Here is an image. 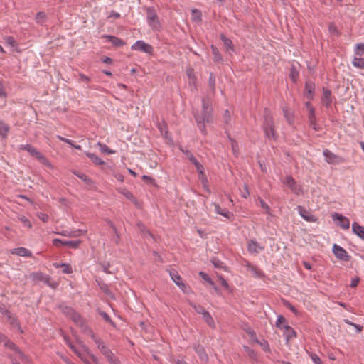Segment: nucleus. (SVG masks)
I'll return each mask as SVG.
<instances>
[{
	"label": "nucleus",
	"mask_w": 364,
	"mask_h": 364,
	"mask_svg": "<svg viewBox=\"0 0 364 364\" xmlns=\"http://www.w3.org/2000/svg\"><path fill=\"white\" fill-rule=\"evenodd\" d=\"M59 308L66 317L70 318L77 326L80 328L83 333L94 338V334L89 327L87 321L82 318L78 312L75 311L72 307L63 304L60 305Z\"/></svg>",
	"instance_id": "f257e3e1"
},
{
	"label": "nucleus",
	"mask_w": 364,
	"mask_h": 364,
	"mask_svg": "<svg viewBox=\"0 0 364 364\" xmlns=\"http://www.w3.org/2000/svg\"><path fill=\"white\" fill-rule=\"evenodd\" d=\"M213 109L210 102L205 99L202 100V110L194 112V117L199 130L203 134H206L205 123L213 121Z\"/></svg>",
	"instance_id": "f03ea898"
},
{
	"label": "nucleus",
	"mask_w": 364,
	"mask_h": 364,
	"mask_svg": "<svg viewBox=\"0 0 364 364\" xmlns=\"http://www.w3.org/2000/svg\"><path fill=\"white\" fill-rule=\"evenodd\" d=\"M263 117L262 129L265 137L269 140L277 141L278 135L276 132L274 118L269 109H264Z\"/></svg>",
	"instance_id": "7ed1b4c3"
},
{
	"label": "nucleus",
	"mask_w": 364,
	"mask_h": 364,
	"mask_svg": "<svg viewBox=\"0 0 364 364\" xmlns=\"http://www.w3.org/2000/svg\"><path fill=\"white\" fill-rule=\"evenodd\" d=\"M6 348L14 351L13 354L9 355L12 359L13 364H20L17 359L21 360L24 363H28V358L18 348L15 343H4Z\"/></svg>",
	"instance_id": "20e7f679"
},
{
	"label": "nucleus",
	"mask_w": 364,
	"mask_h": 364,
	"mask_svg": "<svg viewBox=\"0 0 364 364\" xmlns=\"http://www.w3.org/2000/svg\"><path fill=\"white\" fill-rule=\"evenodd\" d=\"M146 18L149 25L152 29L158 31L161 28V24L158 19V16L154 7L146 9Z\"/></svg>",
	"instance_id": "39448f33"
},
{
	"label": "nucleus",
	"mask_w": 364,
	"mask_h": 364,
	"mask_svg": "<svg viewBox=\"0 0 364 364\" xmlns=\"http://www.w3.org/2000/svg\"><path fill=\"white\" fill-rule=\"evenodd\" d=\"M323 155L325 158V161L329 164H340L344 161L342 157L336 155L328 149H324Z\"/></svg>",
	"instance_id": "423d86ee"
},
{
	"label": "nucleus",
	"mask_w": 364,
	"mask_h": 364,
	"mask_svg": "<svg viewBox=\"0 0 364 364\" xmlns=\"http://www.w3.org/2000/svg\"><path fill=\"white\" fill-rule=\"evenodd\" d=\"M283 183L287 186L294 194L299 196L303 193L301 186L297 184L291 176H287L283 181Z\"/></svg>",
	"instance_id": "0eeeda50"
},
{
	"label": "nucleus",
	"mask_w": 364,
	"mask_h": 364,
	"mask_svg": "<svg viewBox=\"0 0 364 364\" xmlns=\"http://www.w3.org/2000/svg\"><path fill=\"white\" fill-rule=\"evenodd\" d=\"M131 49L133 50H140L147 54H151L153 53V47L145 43L144 41H136L132 46Z\"/></svg>",
	"instance_id": "6e6552de"
},
{
	"label": "nucleus",
	"mask_w": 364,
	"mask_h": 364,
	"mask_svg": "<svg viewBox=\"0 0 364 364\" xmlns=\"http://www.w3.org/2000/svg\"><path fill=\"white\" fill-rule=\"evenodd\" d=\"M332 251L335 257L341 260L348 262L350 259V256L348 254L347 251L340 245L334 244Z\"/></svg>",
	"instance_id": "1a4fd4ad"
},
{
	"label": "nucleus",
	"mask_w": 364,
	"mask_h": 364,
	"mask_svg": "<svg viewBox=\"0 0 364 364\" xmlns=\"http://www.w3.org/2000/svg\"><path fill=\"white\" fill-rule=\"evenodd\" d=\"M81 243L80 240H63L61 239L55 238L53 240V244L58 247L60 245H65L71 249H76Z\"/></svg>",
	"instance_id": "9d476101"
},
{
	"label": "nucleus",
	"mask_w": 364,
	"mask_h": 364,
	"mask_svg": "<svg viewBox=\"0 0 364 364\" xmlns=\"http://www.w3.org/2000/svg\"><path fill=\"white\" fill-rule=\"evenodd\" d=\"M333 221L339 220L338 225L344 230H348L350 228V220L348 218L343 216L341 214L338 213H333L331 215Z\"/></svg>",
	"instance_id": "9b49d317"
},
{
	"label": "nucleus",
	"mask_w": 364,
	"mask_h": 364,
	"mask_svg": "<svg viewBox=\"0 0 364 364\" xmlns=\"http://www.w3.org/2000/svg\"><path fill=\"white\" fill-rule=\"evenodd\" d=\"M297 210L299 215L306 222L314 223L317 220V218L314 215H312L310 211L305 209L303 206L298 205Z\"/></svg>",
	"instance_id": "f8f14e48"
},
{
	"label": "nucleus",
	"mask_w": 364,
	"mask_h": 364,
	"mask_svg": "<svg viewBox=\"0 0 364 364\" xmlns=\"http://www.w3.org/2000/svg\"><path fill=\"white\" fill-rule=\"evenodd\" d=\"M97 347L111 363L117 359L112 351L105 345V343H98Z\"/></svg>",
	"instance_id": "ddd939ff"
},
{
	"label": "nucleus",
	"mask_w": 364,
	"mask_h": 364,
	"mask_svg": "<svg viewBox=\"0 0 364 364\" xmlns=\"http://www.w3.org/2000/svg\"><path fill=\"white\" fill-rule=\"evenodd\" d=\"M193 349L198 354L201 362L206 363L208 360V356L203 346L199 343L194 344Z\"/></svg>",
	"instance_id": "4468645a"
},
{
	"label": "nucleus",
	"mask_w": 364,
	"mask_h": 364,
	"mask_svg": "<svg viewBox=\"0 0 364 364\" xmlns=\"http://www.w3.org/2000/svg\"><path fill=\"white\" fill-rule=\"evenodd\" d=\"M11 253L12 255H18L20 257H33V254H32L31 251H30L27 248L23 247L11 250Z\"/></svg>",
	"instance_id": "2eb2a0df"
},
{
	"label": "nucleus",
	"mask_w": 364,
	"mask_h": 364,
	"mask_svg": "<svg viewBox=\"0 0 364 364\" xmlns=\"http://www.w3.org/2000/svg\"><path fill=\"white\" fill-rule=\"evenodd\" d=\"M1 312L7 316L8 321L14 328H17L20 333L23 332V331L21 328L20 323L16 317L13 316L11 314V313L6 309L4 310V311H1Z\"/></svg>",
	"instance_id": "dca6fc26"
},
{
	"label": "nucleus",
	"mask_w": 364,
	"mask_h": 364,
	"mask_svg": "<svg viewBox=\"0 0 364 364\" xmlns=\"http://www.w3.org/2000/svg\"><path fill=\"white\" fill-rule=\"evenodd\" d=\"M102 37L108 40L114 47H121L125 44V43L122 39L114 36L105 34Z\"/></svg>",
	"instance_id": "f3484780"
},
{
	"label": "nucleus",
	"mask_w": 364,
	"mask_h": 364,
	"mask_svg": "<svg viewBox=\"0 0 364 364\" xmlns=\"http://www.w3.org/2000/svg\"><path fill=\"white\" fill-rule=\"evenodd\" d=\"M322 103L327 108L330 107L332 103L331 91L328 89H323Z\"/></svg>",
	"instance_id": "a211bd4d"
},
{
	"label": "nucleus",
	"mask_w": 364,
	"mask_h": 364,
	"mask_svg": "<svg viewBox=\"0 0 364 364\" xmlns=\"http://www.w3.org/2000/svg\"><path fill=\"white\" fill-rule=\"evenodd\" d=\"M352 231L361 240H364V226L360 225L357 222L352 224Z\"/></svg>",
	"instance_id": "6ab92c4d"
},
{
	"label": "nucleus",
	"mask_w": 364,
	"mask_h": 364,
	"mask_svg": "<svg viewBox=\"0 0 364 364\" xmlns=\"http://www.w3.org/2000/svg\"><path fill=\"white\" fill-rule=\"evenodd\" d=\"M33 156L36 157L42 164L49 168L52 169L53 168L51 163L38 150L34 152V155Z\"/></svg>",
	"instance_id": "aec40b11"
},
{
	"label": "nucleus",
	"mask_w": 364,
	"mask_h": 364,
	"mask_svg": "<svg viewBox=\"0 0 364 364\" xmlns=\"http://www.w3.org/2000/svg\"><path fill=\"white\" fill-rule=\"evenodd\" d=\"M282 331L283 332V335H284L285 339L287 340V341H288L289 339L293 338L294 337L296 336L295 331L289 325L284 326Z\"/></svg>",
	"instance_id": "412c9836"
},
{
	"label": "nucleus",
	"mask_w": 364,
	"mask_h": 364,
	"mask_svg": "<svg viewBox=\"0 0 364 364\" xmlns=\"http://www.w3.org/2000/svg\"><path fill=\"white\" fill-rule=\"evenodd\" d=\"M220 37L226 50L228 52H234L235 48L232 41L230 38H227L223 33H221Z\"/></svg>",
	"instance_id": "4be33fe9"
},
{
	"label": "nucleus",
	"mask_w": 364,
	"mask_h": 364,
	"mask_svg": "<svg viewBox=\"0 0 364 364\" xmlns=\"http://www.w3.org/2000/svg\"><path fill=\"white\" fill-rule=\"evenodd\" d=\"M32 278L35 281H41L48 284L50 281V277L42 272H33L32 274Z\"/></svg>",
	"instance_id": "5701e85b"
},
{
	"label": "nucleus",
	"mask_w": 364,
	"mask_h": 364,
	"mask_svg": "<svg viewBox=\"0 0 364 364\" xmlns=\"http://www.w3.org/2000/svg\"><path fill=\"white\" fill-rule=\"evenodd\" d=\"M170 277H171L173 282L178 286V287H183L184 283L182 282V278L178 274L177 271L172 270L169 273Z\"/></svg>",
	"instance_id": "b1692460"
},
{
	"label": "nucleus",
	"mask_w": 364,
	"mask_h": 364,
	"mask_svg": "<svg viewBox=\"0 0 364 364\" xmlns=\"http://www.w3.org/2000/svg\"><path fill=\"white\" fill-rule=\"evenodd\" d=\"M212 205L214 207L216 213L223 215L227 218H230L232 216V214L230 213L229 211H225L223 210L218 203H213Z\"/></svg>",
	"instance_id": "393cba45"
},
{
	"label": "nucleus",
	"mask_w": 364,
	"mask_h": 364,
	"mask_svg": "<svg viewBox=\"0 0 364 364\" xmlns=\"http://www.w3.org/2000/svg\"><path fill=\"white\" fill-rule=\"evenodd\" d=\"M261 247L257 241L251 240L247 245V250L250 253H257L259 250H262Z\"/></svg>",
	"instance_id": "a878e982"
},
{
	"label": "nucleus",
	"mask_w": 364,
	"mask_h": 364,
	"mask_svg": "<svg viewBox=\"0 0 364 364\" xmlns=\"http://www.w3.org/2000/svg\"><path fill=\"white\" fill-rule=\"evenodd\" d=\"M212 54L213 55V60L216 63H222L223 61V58L216 46L212 45L210 46Z\"/></svg>",
	"instance_id": "bb28decb"
},
{
	"label": "nucleus",
	"mask_w": 364,
	"mask_h": 364,
	"mask_svg": "<svg viewBox=\"0 0 364 364\" xmlns=\"http://www.w3.org/2000/svg\"><path fill=\"white\" fill-rule=\"evenodd\" d=\"M85 154L95 165L105 164V161L101 158L97 156L95 154L86 152Z\"/></svg>",
	"instance_id": "cd10ccee"
},
{
	"label": "nucleus",
	"mask_w": 364,
	"mask_h": 364,
	"mask_svg": "<svg viewBox=\"0 0 364 364\" xmlns=\"http://www.w3.org/2000/svg\"><path fill=\"white\" fill-rule=\"evenodd\" d=\"M186 75L188 79L189 85L195 86L196 82V76L194 74V70L192 68L188 67L186 69Z\"/></svg>",
	"instance_id": "c85d7f7f"
},
{
	"label": "nucleus",
	"mask_w": 364,
	"mask_h": 364,
	"mask_svg": "<svg viewBox=\"0 0 364 364\" xmlns=\"http://www.w3.org/2000/svg\"><path fill=\"white\" fill-rule=\"evenodd\" d=\"M353 65L359 69H364V58L354 56L352 60Z\"/></svg>",
	"instance_id": "c756f323"
},
{
	"label": "nucleus",
	"mask_w": 364,
	"mask_h": 364,
	"mask_svg": "<svg viewBox=\"0 0 364 364\" xmlns=\"http://www.w3.org/2000/svg\"><path fill=\"white\" fill-rule=\"evenodd\" d=\"M315 90V85L311 81L305 83V91L309 95V97L312 98Z\"/></svg>",
	"instance_id": "7c9ffc66"
},
{
	"label": "nucleus",
	"mask_w": 364,
	"mask_h": 364,
	"mask_svg": "<svg viewBox=\"0 0 364 364\" xmlns=\"http://www.w3.org/2000/svg\"><path fill=\"white\" fill-rule=\"evenodd\" d=\"M364 55V43L355 44L354 49V56L361 57Z\"/></svg>",
	"instance_id": "2f4dec72"
},
{
	"label": "nucleus",
	"mask_w": 364,
	"mask_h": 364,
	"mask_svg": "<svg viewBox=\"0 0 364 364\" xmlns=\"http://www.w3.org/2000/svg\"><path fill=\"white\" fill-rule=\"evenodd\" d=\"M97 146L100 148V151L107 154H112L116 152V151L110 149L106 144H102L101 142H97Z\"/></svg>",
	"instance_id": "473e14b6"
},
{
	"label": "nucleus",
	"mask_w": 364,
	"mask_h": 364,
	"mask_svg": "<svg viewBox=\"0 0 364 364\" xmlns=\"http://www.w3.org/2000/svg\"><path fill=\"white\" fill-rule=\"evenodd\" d=\"M228 136L229 140L231 142V147H232V150L233 154L235 156H238V155H239V146H238L237 142L235 139H232L229 134H228Z\"/></svg>",
	"instance_id": "72a5a7b5"
},
{
	"label": "nucleus",
	"mask_w": 364,
	"mask_h": 364,
	"mask_svg": "<svg viewBox=\"0 0 364 364\" xmlns=\"http://www.w3.org/2000/svg\"><path fill=\"white\" fill-rule=\"evenodd\" d=\"M284 326H288L287 321L282 315H279L277 318L276 326L282 331Z\"/></svg>",
	"instance_id": "f704fd0d"
},
{
	"label": "nucleus",
	"mask_w": 364,
	"mask_h": 364,
	"mask_svg": "<svg viewBox=\"0 0 364 364\" xmlns=\"http://www.w3.org/2000/svg\"><path fill=\"white\" fill-rule=\"evenodd\" d=\"M9 130V127L2 121H0V136L2 138H6L7 136Z\"/></svg>",
	"instance_id": "c9c22d12"
},
{
	"label": "nucleus",
	"mask_w": 364,
	"mask_h": 364,
	"mask_svg": "<svg viewBox=\"0 0 364 364\" xmlns=\"http://www.w3.org/2000/svg\"><path fill=\"white\" fill-rule=\"evenodd\" d=\"M108 223L109 225H110V227L112 228L114 233V238L112 239V241L114 242H115L116 244H119V242H120V236L117 232V228L116 226L114 225V224L111 222V221H108Z\"/></svg>",
	"instance_id": "e433bc0d"
},
{
	"label": "nucleus",
	"mask_w": 364,
	"mask_h": 364,
	"mask_svg": "<svg viewBox=\"0 0 364 364\" xmlns=\"http://www.w3.org/2000/svg\"><path fill=\"white\" fill-rule=\"evenodd\" d=\"M73 174H75L77 178L82 180L84 182H85L87 184L92 183V180L86 176L85 173L79 171H73Z\"/></svg>",
	"instance_id": "4c0bfd02"
},
{
	"label": "nucleus",
	"mask_w": 364,
	"mask_h": 364,
	"mask_svg": "<svg viewBox=\"0 0 364 364\" xmlns=\"http://www.w3.org/2000/svg\"><path fill=\"white\" fill-rule=\"evenodd\" d=\"M179 150L186 156V157L191 161H193L196 157L193 156V153L188 150V149H186L183 147L182 146H180L178 147Z\"/></svg>",
	"instance_id": "58836bf2"
},
{
	"label": "nucleus",
	"mask_w": 364,
	"mask_h": 364,
	"mask_svg": "<svg viewBox=\"0 0 364 364\" xmlns=\"http://www.w3.org/2000/svg\"><path fill=\"white\" fill-rule=\"evenodd\" d=\"M203 318L204 321L210 326H214V321L210 313L207 311H205L202 314Z\"/></svg>",
	"instance_id": "ea45409f"
},
{
	"label": "nucleus",
	"mask_w": 364,
	"mask_h": 364,
	"mask_svg": "<svg viewBox=\"0 0 364 364\" xmlns=\"http://www.w3.org/2000/svg\"><path fill=\"white\" fill-rule=\"evenodd\" d=\"M247 267L251 270V272H252V274H254L255 277H262L264 276L262 271L261 269H259V268L252 266L249 263L247 264Z\"/></svg>",
	"instance_id": "a19ab883"
},
{
	"label": "nucleus",
	"mask_w": 364,
	"mask_h": 364,
	"mask_svg": "<svg viewBox=\"0 0 364 364\" xmlns=\"http://www.w3.org/2000/svg\"><path fill=\"white\" fill-rule=\"evenodd\" d=\"M244 349L251 359L257 360V354L255 353V350L252 348L247 346H244Z\"/></svg>",
	"instance_id": "79ce46f5"
},
{
	"label": "nucleus",
	"mask_w": 364,
	"mask_h": 364,
	"mask_svg": "<svg viewBox=\"0 0 364 364\" xmlns=\"http://www.w3.org/2000/svg\"><path fill=\"white\" fill-rule=\"evenodd\" d=\"M198 274L204 281L207 282L210 285L214 286V282L213 279L209 277L208 274H206L204 272H200Z\"/></svg>",
	"instance_id": "37998d69"
},
{
	"label": "nucleus",
	"mask_w": 364,
	"mask_h": 364,
	"mask_svg": "<svg viewBox=\"0 0 364 364\" xmlns=\"http://www.w3.org/2000/svg\"><path fill=\"white\" fill-rule=\"evenodd\" d=\"M258 200L261 207L265 210L266 213H267L268 215H271L270 208L268 205V204L261 198H259Z\"/></svg>",
	"instance_id": "c03bdc74"
},
{
	"label": "nucleus",
	"mask_w": 364,
	"mask_h": 364,
	"mask_svg": "<svg viewBox=\"0 0 364 364\" xmlns=\"http://www.w3.org/2000/svg\"><path fill=\"white\" fill-rule=\"evenodd\" d=\"M192 308L199 314H203L206 310L200 305H197L194 303L190 304Z\"/></svg>",
	"instance_id": "a18cd8bd"
},
{
	"label": "nucleus",
	"mask_w": 364,
	"mask_h": 364,
	"mask_svg": "<svg viewBox=\"0 0 364 364\" xmlns=\"http://www.w3.org/2000/svg\"><path fill=\"white\" fill-rule=\"evenodd\" d=\"M21 149L23 150H26L29 154H31V155H32V156H33L34 152H36L37 151V149L36 148H34L33 146H32L31 144L23 145Z\"/></svg>",
	"instance_id": "49530a36"
},
{
	"label": "nucleus",
	"mask_w": 364,
	"mask_h": 364,
	"mask_svg": "<svg viewBox=\"0 0 364 364\" xmlns=\"http://www.w3.org/2000/svg\"><path fill=\"white\" fill-rule=\"evenodd\" d=\"M87 232V230L77 229L70 232L71 237H80L84 235Z\"/></svg>",
	"instance_id": "de8ad7c7"
},
{
	"label": "nucleus",
	"mask_w": 364,
	"mask_h": 364,
	"mask_svg": "<svg viewBox=\"0 0 364 364\" xmlns=\"http://www.w3.org/2000/svg\"><path fill=\"white\" fill-rule=\"evenodd\" d=\"M306 352L308 353V354L311 357L312 361L315 364H322V362H321L320 358L316 354L313 353H309L308 350H306Z\"/></svg>",
	"instance_id": "09e8293b"
},
{
	"label": "nucleus",
	"mask_w": 364,
	"mask_h": 364,
	"mask_svg": "<svg viewBox=\"0 0 364 364\" xmlns=\"http://www.w3.org/2000/svg\"><path fill=\"white\" fill-rule=\"evenodd\" d=\"M284 305L289 309L291 312H293L295 315H297L299 314L296 309L288 301H284Z\"/></svg>",
	"instance_id": "8fccbe9b"
},
{
	"label": "nucleus",
	"mask_w": 364,
	"mask_h": 364,
	"mask_svg": "<svg viewBox=\"0 0 364 364\" xmlns=\"http://www.w3.org/2000/svg\"><path fill=\"white\" fill-rule=\"evenodd\" d=\"M120 193H122L127 199H129L130 200H135V198L133 196V194L130 191H129L126 189H123L122 191H120Z\"/></svg>",
	"instance_id": "3c124183"
},
{
	"label": "nucleus",
	"mask_w": 364,
	"mask_h": 364,
	"mask_svg": "<svg viewBox=\"0 0 364 364\" xmlns=\"http://www.w3.org/2000/svg\"><path fill=\"white\" fill-rule=\"evenodd\" d=\"M284 117L289 124H293L294 119L292 116L288 112L287 109H283Z\"/></svg>",
	"instance_id": "603ef678"
},
{
	"label": "nucleus",
	"mask_w": 364,
	"mask_h": 364,
	"mask_svg": "<svg viewBox=\"0 0 364 364\" xmlns=\"http://www.w3.org/2000/svg\"><path fill=\"white\" fill-rule=\"evenodd\" d=\"M308 119H309V122L316 120L314 108L310 109V111L309 112V114H308Z\"/></svg>",
	"instance_id": "864d4df0"
},
{
	"label": "nucleus",
	"mask_w": 364,
	"mask_h": 364,
	"mask_svg": "<svg viewBox=\"0 0 364 364\" xmlns=\"http://www.w3.org/2000/svg\"><path fill=\"white\" fill-rule=\"evenodd\" d=\"M138 225H139L141 231L143 232L144 237H152L151 234L150 233V232L148 230L146 229V228L144 226V225L139 223Z\"/></svg>",
	"instance_id": "5fc2aeb1"
},
{
	"label": "nucleus",
	"mask_w": 364,
	"mask_h": 364,
	"mask_svg": "<svg viewBox=\"0 0 364 364\" xmlns=\"http://www.w3.org/2000/svg\"><path fill=\"white\" fill-rule=\"evenodd\" d=\"M198 173L199 178L201 180L202 183H208V179L205 176L204 168L201 171H197Z\"/></svg>",
	"instance_id": "6e6d98bb"
},
{
	"label": "nucleus",
	"mask_w": 364,
	"mask_h": 364,
	"mask_svg": "<svg viewBox=\"0 0 364 364\" xmlns=\"http://www.w3.org/2000/svg\"><path fill=\"white\" fill-rule=\"evenodd\" d=\"M46 19V14L43 11H39L36 15V20L38 23L43 21Z\"/></svg>",
	"instance_id": "4d7b16f0"
},
{
	"label": "nucleus",
	"mask_w": 364,
	"mask_h": 364,
	"mask_svg": "<svg viewBox=\"0 0 364 364\" xmlns=\"http://www.w3.org/2000/svg\"><path fill=\"white\" fill-rule=\"evenodd\" d=\"M212 264L215 268H223V263L217 258H213L211 260Z\"/></svg>",
	"instance_id": "13d9d810"
},
{
	"label": "nucleus",
	"mask_w": 364,
	"mask_h": 364,
	"mask_svg": "<svg viewBox=\"0 0 364 364\" xmlns=\"http://www.w3.org/2000/svg\"><path fill=\"white\" fill-rule=\"evenodd\" d=\"M193 19V21H200L201 20V14L199 11L196 9H193L192 11Z\"/></svg>",
	"instance_id": "bf43d9fd"
},
{
	"label": "nucleus",
	"mask_w": 364,
	"mask_h": 364,
	"mask_svg": "<svg viewBox=\"0 0 364 364\" xmlns=\"http://www.w3.org/2000/svg\"><path fill=\"white\" fill-rule=\"evenodd\" d=\"M70 348L73 350V351L76 353L80 358H82V353L77 350V347L74 345V343L70 342L68 343Z\"/></svg>",
	"instance_id": "052dcab7"
},
{
	"label": "nucleus",
	"mask_w": 364,
	"mask_h": 364,
	"mask_svg": "<svg viewBox=\"0 0 364 364\" xmlns=\"http://www.w3.org/2000/svg\"><path fill=\"white\" fill-rule=\"evenodd\" d=\"M37 216L43 223H47L48 221L49 216L46 213H42V212L38 213Z\"/></svg>",
	"instance_id": "680f3d73"
},
{
	"label": "nucleus",
	"mask_w": 364,
	"mask_h": 364,
	"mask_svg": "<svg viewBox=\"0 0 364 364\" xmlns=\"http://www.w3.org/2000/svg\"><path fill=\"white\" fill-rule=\"evenodd\" d=\"M7 93L4 89L2 81L0 80V98H6Z\"/></svg>",
	"instance_id": "e2e57ef3"
},
{
	"label": "nucleus",
	"mask_w": 364,
	"mask_h": 364,
	"mask_svg": "<svg viewBox=\"0 0 364 364\" xmlns=\"http://www.w3.org/2000/svg\"><path fill=\"white\" fill-rule=\"evenodd\" d=\"M5 41L6 43L11 47H14L16 46V41L12 36H6L5 38Z\"/></svg>",
	"instance_id": "0e129e2a"
},
{
	"label": "nucleus",
	"mask_w": 364,
	"mask_h": 364,
	"mask_svg": "<svg viewBox=\"0 0 364 364\" xmlns=\"http://www.w3.org/2000/svg\"><path fill=\"white\" fill-rule=\"evenodd\" d=\"M60 141H63L68 144H69L70 146H74V144H73V141L69 139H67V138H65L60 135H57L56 136Z\"/></svg>",
	"instance_id": "69168bd1"
},
{
	"label": "nucleus",
	"mask_w": 364,
	"mask_h": 364,
	"mask_svg": "<svg viewBox=\"0 0 364 364\" xmlns=\"http://www.w3.org/2000/svg\"><path fill=\"white\" fill-rule=\"evenodd\" d=\"M60 266L63 267V273L70 274L72 272V267L69 264L63 263V264H61Z\"/></svg>",
	"instance_id": "338daca9"
},
{
	"label": "nucleus",
	"mask_w": 364,
	"mask_h": 364,
	"mask_svg": "<svg viewBox=\"0 0 364 364\" xmlns=\"http://www.w3.org/2000/svg\"><path fill=\"white\" fill-rule=\"evenodd\" d=\"M100 315L102 316V318L107 321V323H113L112 321V319L110 316L105 311H100Z\"/></svg>",
	"instance_id": "774afa93"
}]
</instances>
